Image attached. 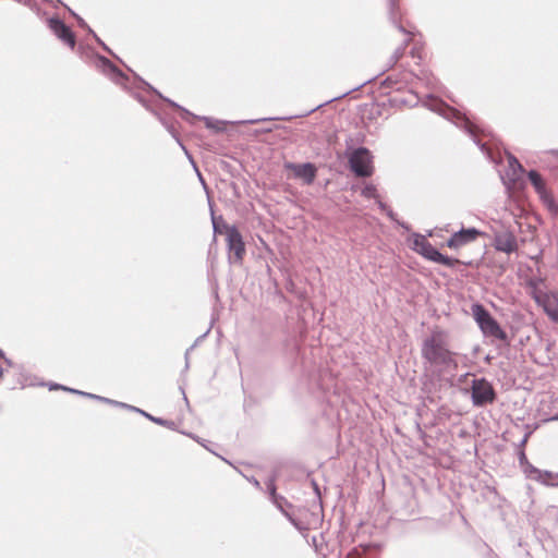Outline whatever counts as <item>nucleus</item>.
Instances as JSON below:
<instances>
[{"instance_id":"nucleus-1","label":"nucleus","mask_w":558,"mask_h":558,"mask_svg":"<svg viewBox=\"0 0 558 558\" xmlns=\"http://www.w3.org/2000/svg\"><path fill=\"white\" fill-rule=\"evenodd\" d=\"M448 331L434 327L421 344V356L426 369L422 377V392L429 403H435V393L439 392L445 380V374L458 371V352L450 349Z\"/></svg>"},{"instance_id":"nucleus-2","label":"nucleus","mask_w":558,"mask_h":558,"mask_svg":"<svg viewBox=\"0 0 558 558\" xmlns=\"http://www.w3.org/2000/svg\"><path fill=\"white\" fill-rule=\"evenodd\" d=\"M49 31L72 51H76L81 59L90 61L96 69L110 78L114 84L121 86L124 90L133 83L124 72L112 63L110 59L97 52L86 44L76 43L74 32L58 15L46 19Z\"/></svg>"},{"instance_id":"nucleus-3","label":"nucleus","mask_w":558,"mask_h":558,"mask_svg":"<svg viewBox=\"0 0 558 558\" xmlns=\"http://www.w3.org/2000/svg\"><path fill=\"white\" fill-rule=\"evenodd\" d=\"M422 106L439 114L446 120L452 122L457 128L461 129L465 134L470 136L478 149L485 156H488V150L485 143H483L476 136V132L485 133L484 125L470 111L465 109L460 110L453 108L446 104L442 99L437 98L433 93L427 94L426 99L422 101Z\"/></svg>"},{"instance_id":"nucleus-4","label":"nucleus","mask_w":558,"mask_h":558,"mask_svg":"<svg viewBox=\"0 0 558 558\" xmlns=\"http://www.w3.org/2000/svg\"><path fill=\"white\" fill-rule=\"evenodd\" d=\"M134 99H136L147 111L151 112L159 122L165 126L168 133L177 142V144L184 151L186 158L192 165L194 170H197V162L195 161L192 153L184 145L180 132L177 128L178 122L171 110L162 102H159L146 88L140 86L137 78L125 89Z\"/></svg>"},{"instance_id":"nucleus-5","label":"nucleus","mask_w":558,"mask_h":558,"mask_svg":"<svg viewBox=\"0 0 558 558\" xmlns=\"http://www.w3.org/2000/svg\"><path fill=\"white\" fill-rule=\"evenodd\" d=\"M137 82L140 86H143L155 97L159 102H162L166 107H168L171 112L174 114L175 111L180 112V117L182 120L193 124L194 121H203L205 123L206 129L213 131L214 133H226L228 123L227 121L219 120L213 117H206V116H197L186 109L185 107L181 106L180 104L175 102L174 100L170 99L169 97L165 96L161 92H159L156 87H154L150 83L145 81L142 76H137Z\"/></svg>"},{"instance_id":"nucleus-6","label":"nucleus","mask_w":558,"mask_h":558,"mask_svg":"<svg viewBox=\"0 0 558 558\" xmlns=\"http://www.w3.org/2000/svg\"><path fill=\"white\" fill-rule=\"evenodd\" d=\"M283 354L292 371L302 377H312L315 373V363L308 356L304 339L296 333H290L283 341Z\"/></svg>"},{"instance_id":"nucleus-7","label":"nucleus","mask_w":558,"mask_h":558,"mask_svg":"<svg viewBox=\"0 0 558 558\" xmlns=\"http://www.w3.org/2000/svg\"><path fill=\"white\" fill-rule=\"evenodd\" d=\"M345 146L351 171L359 177H371L375 170L372 151L365 146L354 147L351 137L345 140Z\"/></svg>"},{"instance_id":"nucleus-8","label":"nucleus","mask_w":558,"mask_h":558,"mask_svg":"<svg viewBox=\"0 0 558 558\" xmlns=\"http://www.w3.org/2000/svg\"><path fill=\"white\" fill-rule=\"evenodd\" d=\"M470 398L475 408H483L493 404L497 399V393L486 377H474L471 380Z\"/></svg>"},{"instance_id":"nucleus-9","label":"nucleus","mask_w":558,"mask_h":558,"mask_svg":"<svg viewBox=\"0 0 558 558\" xmlns=\"http://www.w3.org/2000/svg\"><path fill=\"white\" fill-rule=\"evenodd\" d=\"M227 258L231 266H242L246 255V242L239 228H233L225 236Z\"/></svg>"},{"instance_id":"nucleus-10","label":"nucleus","mask_w":558,"mask_h":558,"mask_svg":"<svg viewBox=\"0 0 558 558\" xmlns=\"http://www.w3.org/2000/svg\"><path fill=\"white\" fill-rule=\"evenodd\" d=\"M480 330L487 342L496 348L498 354L510 348L512 339L495 316Z\"/></svg>"},{"instance_id":"nucleus-11","label":"nucleus","mask_w":558,"mask_h":558,"mask_svg":"<svg viewBox=\"0 0 558 558\" xmlns=\"http://www.w3.org/2000/svg\"><path fill=\"white\" fill-rule=\"evenodd\" d=\"M283 170L289 173L290 178L302 181L305 185H312L318 173L317 166L312 161L293 162L284 161Z\"/></svg>"},{"instance_id":"nucleus-12","label":"nucleus","mask_w":558,"mask_h":558,"mask_svg":"<svg viewBox=\"0 0 558 558\" xmlns=\"http://www.w3.org/2000/svg\"><path fill=\"white\" fill-rule=\"evenodd\" d=\"M531 298L547 318L558 325V290H548L543 294L533 291Z\"/></svg>"},{"instance_id":"nucleus-13","label":"nucleus","mask_w":558,"mask_h":558,"mask_svg":"<svg viewBox=\"0 0 558 558\" xmlns=\"http://www.w3.org/2000/svg\"><path fill=\"white\" fill-rule=\"evenodd\" d=\"M486 233L475 227H461L460 230L454 231L445 242V245L450 250L458 251L477 240L478 236Z\"/></svg>"},{"instance_id":"nucleus-14","label":"nucleus","mask_w":558,"mask_h":558,"mask_svg":"<svg viewBox=\"0 0 558 558\" xmlns=\"http://www.w3.org/2000/svg\"><path fill=\"white\" fill-rule=\"evenodd\" d=\"M276 480V475H271L265 482L268 499L284 517L286 514H292L290 510L293 508V505L277 492Z\"/></svg>"},{"instance_id":"nucleus-15","label":"nucleus","mask_w":558,"mask_h":558,"mask_svg":"<svg viewBox=\"0 0 558 558\" xmlns=\"http://www.w3.org/2000/svg\"><path fill=\"white\" fill-rule=\"evenodd\" d=\"M357 87H355V89ZM353 90H354V88H353ZM351 92H352V89L351 90H347L343 94H341L339 96H335L333 98H331V99H329V100H327V101H325L323 104H319L316 107H314V108H312V109H310L307 111H304L302 113H299V114L282 116V117H266V118H258V119H247V120L236 121L235 123L247 125V124H257V123L267 122V121H291V120L296 119V118H305V117H308L314 111L318 110L319 108L328 105L331 101H335L337 99H340V98L344 97L345 95H348Z\"/></svg>"},{"instance_id":"nucleus-16","label":"nucleus","mask_w":558,"mask_h":558,"mask_svg":"<svg viewBox=\"0 0 558 558\" xmlns=\"http://www.w3.org/2000/svg\"><path fill=\"white\" fill-rule=\"evenodd\" d=\"M412 75V72L405 71L399 73H391L379 81L378 90L380 92L381 95L389 94L388 92H385V89L400 92L410 83V77Z\"/></svg>"},{"instance_id":"nucleus-17","label":"nucleus","mask_w":558,"mask_h":558,"mask_svg":"<svg viewBox=\"0 0 558 558\" xmlns=\"http://www.w3.org/2000/svg\"><path fill=\"white\" fill-rule=\"evenodd\" d=\"M507 168L504 173H500V180L505 187L509 189L511 184L515 183L523 177L525 169L518 158L510 153L507 156Z\"/></svg>"},{"instance_id":"nucleus-18","label":"nucleus","mask_w":558,"mask_h":558,"mask_svg":"<svg viewBox=\"0 0 558 558\" xmlns=\"http://www.w3.org/2000/svg\"><path fill=\"white\" fill-rule=\"evenodd\" d=\"M492 245L498 252L510 254L517 247V238L513 231L509 229L501 231L494 230Z\"/></svg>"},{"instance_id":"nucleus-19","label":"nucleus","mask_w":558,"mask_h":558,"mask_svg":"<svg viewBox=\"0 0 558 558\" xmlns=\"http://www.w3.org/2000/svg\"><path fill=\"white\" fill-rule=\"evenodd\" d=\"M210 220L213 226L214 241H216L217 235H225L230 232L233 228H239L236 225H230L226 221L222 215H216L215 213V203L208 198Z\"/></svg>"},{"instance_id":"nucleus-20","label":"nucleus","mask_w":558,"mask_h":558,"mask_svg":"<svg viewBox=\"0 0 558 558\" xmlns=\"http://www.w3.org/2000/svg\"><path fill=\"white\" fill-rule=\"evenodd\" d=\"M121 409H124V410H128L130 412H134V413H137L138 415H142L143 417H145L146 420L150 421L151 423L156 424V425H159V426H162V427H166L170 430H177L178 429V424L172 421V420H168V418H165V417H161V416H155L153 414H150L149 412L138 408V407H135V405H132V404H129V403H125L124 402V405H121Z\"/></svg>"},{"instance_id":"nucleus-21","label":"nucleus","mask_w":558,"mask_h":558,"mask_svg":"<svg viewBox=\"0 0 558 558\" xmlns=\"http://www.w3.org/2000/svg\"><path fill=\"white\" fill-rule=\"evenodd\" d=\"M388 19L391 24L402 34L409 35L408 29L402 24V10L400 0H387Z\"/></svg>"},{"instance_id":"nucleus-22","label":"nucleus","mask_w":558,"mask_h":558,"mask_svg":"<svg viewBox=\"0 0 558 558\" xmlns=\"http://www.w3.org/2000/svg\"><path fill=\"white\" fill-rule=\"evenodd\" d=\"M470 310L471 315L480 329L494 317L486 306L477 301L471 304Z\"/></svg>"},{"instance_id":"nucleus-23","label":"nucleus","mask_w":558,"mask_h":558,"mask_svg":"<svg viewBox=\"0 0 558 558\" xmlns=\"http://www.w3.org/2000/svg\"><path fill=\"white\" fill-rule=\"evenodd\" d=\"M37 387H48L50 391L62 390L72 395H76L83 398L89 399L90 392L83 391L76 388H72L56 381H45L44 379L37 378Z\"/></svg>"},{"instance_id":"nucleus-24","label":"nucleus","mask_w":558,"mask_h":558,"mask_svg":"<svg viewBox=\"0 0 558 558\" xmlns=\"http://www.w3.org/2000/svg\"><path fill=\"white\" fill-rule=\"evenodd\" d=\"M555 475H557V473L553 471L541 470L535 466L534 472H532L531 475H529V480H533L544 486L551 487L549 483H555Z\"/></svg>"},{"instance_id":"nucleus-25","label":"nucleus","mask_w":558,"mask_h":558,"mask_svg":"<svg viewBox=\"0 0 558 558\" xmlns=\"http://www.w3.org/2000/svg\"><path fill=\"white\" fill-rule=\"evenodd\" d=\"M94 39L95 41L97 43V45L104 50L106 51L108 54H110L113 59H116L117 61H119L121 64H123L128 71H130L132 73V77H130L126 73H124V75L132 82H134L136 80V75L140 76L137 73H135L130 66H128L125 64V62L97 35V34H94Z\"/></svg>"},{"instance_id":"nucleus-26","label":"nucleus","mask_w":558,"mask_h":558,"mask_svg":"<svg viewBox=\"0 0 558 558\" xmlns=\"http://www.w3.org/2000/svg\"><path fill=\"white\" fill-rule=\"evenodd\" d=\"M517 456H518L519 465H520L523 474L525 475L526 478H529V475H531V473L534 472L535 465H533L529 461L524 449H518Z\"/></svg>"},{"instance_id":"nucleus-27","label":"nucleus","mask_w":558,"mask_h":558,"mask_svg":"<svg viewBox=\"0 0 558 558\" xmlns=\"http://www.w3.org/2000/svg\"><path fill=\"white\" fill-rule=\"evenodd\" d=\"M440 253L441 252L435 245H433L429 241H427V242H425V246L422 247L421 256L423 258H425L426 260L436 264L439 258Z\"/></svg>"},{"instance_id":"nucleus-28","label":"nucleus","mask_w":558,"mask_h":558,"mask_svg":"<svg viewBox=\"0 0 558 558\" xmlns=\"http://www.w3.org/2000/svg\"><path fill=\"white\" fill-rule=\"evenodd\" d=\"M436 264L445 266V267H448V268H451V269L456 268L457 265H459V264H463L465 266H472V262L471 260H469V262H461L457 257L449 256V255L444 254V253H440L439 258H438Z\"/></svg>"},{"instance_id":"nucleus-29","label":"nucleus","mask_w":558,"mask_h":558,"mask_svg":"<svg viewBox=\"0 0 558 558\" xmlns=\"http://www.w3.org/2000/svg\"><path fill=\"white\" fill-rule=\"evenodd\" d=\"M384 214L398 228H400L407 232H409L411 230L410 223L405 222L404 220L399 219L398 214L391 207H389V209H387V211H385Z\"/></svg>"},{"instance_id":"nucleus-30","label":"nucleus","mask_w":558,"mask_h":558,"mask_svg":"<svg viewBox=\"0 0 558 558\" xmlns=\"http://www.w3.org/2000/svg\"><path fill=\"white\" fill-rule=\"evenodd\" d=\"M286 519L290 522V524L304 537H306L308 532V525L298 519L293 513L292 514H286Z\"/></svg>"},{"instance_id":"nucleus-31","label":"nucleus","mask_w":558,"mask_h":558,"mask_svg":"<svg viewBox=\"0 0 558 558\" xmlns=\"http://www.w3.org/2000/svg\"><path fill=\"white\" fill-rule=\"evenodd\" d=\"M404 52H405L404 47L397 48L395 50V52L392 53V56L390 57V62H389L388 68L384 69L378 75L374 76L373 78H369L368 82L376 81L380 75H383L386 71H388L390 68H392L398 62V60L403 57ZM365 83H367V81Z\"/></svg>"},{"instance_id":"nucleus-32","label":"nucleus","mask_w":558,"mask_h":558,"mask_svg":"<svg viewBox=\"0 0 558 558\" xmlns=\"http://www.w3.org/2000/svg\"><path fill=\"white\" fill-rule=\"evenodd\" d=\"M539 199L550 213L558 211V203L556 202L554 195L550 192H548L546 195H542Z\"/></svg>"},{"instance_id":"nucleus-33","label":"nucleus","mask_w":558,"mask_h":558,"mask_svg":"<svg viewBox=\"0 0 558 558\" xmlns=\"http://www.w3.org/2000/svg\"><path fill=\"white\" fill-rule=\"evenodd\" d=\"M526 175L534 190L539 189L545 183L539 172L535 169H531Z\"/></svg>"},{"instance_id":"nucleus-34","label":"nucleus","mask_w":558,"mask_h":558,"mask_svg":"<svg viewBox=\"0 0 558 558\" xmlns=\"http://www.w3.org/2000/svg\"><path fill=\"white\" fill-rule=\"evenodd\" d=\"M412 246L411 248L413 251H415L417 254L421 255V252H422V247L425 246V242H427L428 240H426L422 234L420 233H413L412 234Z\"/></svg>"},{"instance_id":"nucleus-35","label":"nucleus","mask_w":558,"mask_h":558,"mask_svg":"<svg viewBox=\"0 0 558 558\" xmlns=\"http://www.w3.org/2000/svg\"><path fill=\"white\" fill-rule=\"evenodd\" d=\"M387 104L392 108H401L404 106H410L409 100L401 96H389L387 99Z\"/></svg>"},{"instance_id":"nucleus-36","label":"nucleus","mask_w":558,"mask_h":558,"mask_svg":"<svg viewBox=\"0 0 558 558\" xmlns=\"http://www.w3.org/2000/svg\"><path fill=\"white\" fill-rule=\"evenodd\" d=\"M89 399L96 400V401H99V402H102V403H106V404H110L112 407L120 408V409H121V405H124V402H122V401H117V400H113V399H110V398H107V397H102V396H99V395H95V393H92V392H90Z\"/></svg>"},{"instance_id":"nucleus-37","label":"nucleus","mask_w":558,"mask_h":558,"mask_svg":"<svg viewBox=\"0 0 558 558\" xmlns=\"http://www.w3.org/2000/svg\"><path fill=\"white\" fill-rule=\"evenodd\" d=\"M62 7L69 12V14L75 19L78 27H88L87 22L77 14L74 10H72L68 4L63 3Z\"/></svg>"},{"instance_id":"nucleus-38","label":"nucleus","mask_w":558,"mask_h":558,"mask_svg":"<svg viewBox=\"0 0 558 558\" xmlns=\"http://www.w3.org/2000/svg\"><path fill=\"white\" fill-rule=\"evenodd\" d=\"M361 195L366 197V198H375L376 195H377L376 186L374 184H372V183L366 184L361 190Z\"/></svg>"},{"instance_id":"nucleus-39","label":"nucleus","mask_w":558,"mask_h":558,"mask_svg":"<svg viewBox=\"0 0 558 558\" xmlns=\"http://www.w3.org/2000/svg\"><path fill=\"white\" fill-rule=\"evenodd\" d=\"M310 484H311V486L313 488V493L315 495V502L317 501L318 507L322 508V490H320V486L318 485V483L314 478L310 480Z\"/></svg>"},{"instance_id":"nucleus-40","label":"nucleus","mask_w":558,"mask_h":558,"mask_svg":"<svg viewBox=\"0 0 558 558\" xmlns=\"http://www.w3.org/2000/svg\"><path fill=\"white\" fill-rule=\"evenodd\" d=\"M209 332H210V328H208L204 333L198 336L194 340V342L190 345V350H194L196 347H198L205 340V338L208 336Z\"/></svg>"},{"instance_id":"nucleus-41","label":"nucleus","mask_w":558,"mask_h":558,"mask_svg":"<svg viewBox=\"0 0 558 558\" xmlns=\"http://www.w3.org/2000/svg\"><path fill=\"white\" fill-rule=\"evenodd\" d=\"M220 168L225 171L230 173L232 177H234L236 169L228 161H221Z\"/></svg>"},{"instance_id":"nucleus-42","label":"nucleus","mask_w":558,"mask_h":558,"mask_svg":"<svg viewBox=\"0 0 558 558\" xmlns=\"http://www.w3.org/2000/svg\"><path fill=\"white\" fill-rule=\"evenodd\" d=\"M375 203L378 207V209L384 214L385 211H387V209H389V205H387L385 202H383L380 198H376L375 199Z\"/></svg>"},{"instance_id":"nucleus-43","label":"nucleus","mask_w":558,"mask_h":558,"mask_svg":"<svg viewBox=\"0 0 558 558\" xmlns=\"http://www.w3.org/2000/svg\"><path fill=\"white\" fill-rule=\"evenodd\" d=\"M543 281H544V280H543V278H541V277H534V278H532V279L530 280V286H531L532 288H534V289H535V288H536V287H538L541 283H543Z\"/></svg>"},{"instance_id":"nucleus-44","label":"nucleus","mask_w":558,"mask_h":558,"mask_svg":"<svg viewBox=\"0 0 558 558\" xmlns=\"http://www.w3.org/2000/svg\"><path fill=\"white\" fill-rule=\"evenodd\" d=\"M192 351L193 350H190V347L185 350V353H184V360H185L184 371H187L189 367H190L189 356H190Z\"/></svg>"},{"instance_id":"nucleus-45","label":"nucleus","mask_w":558,"mask_h":558,"mask_svg":"<svg viewBox=\"0 0 558 558\" xmlns=\"http://www.w3.org/2000/svg\"><path fill=\"white\" fill-rule=\"evenodd\" d=\"M535 192L538 194V196L541 197L542 195H546L549 191L548 189L546 187V184L544 183L543 185L539 186V189H535Z\"/></svg>"},{"instance_id":"nucleus-46","label":"nucleus","mask_w":558,"mask_h":558,"mask_svg":"<svg viewBox=\"0 0 558 558\" xmlns=\"http://www.w3.org/2000/svg\"><path fill=\"white\" fill-rule=\"evenodd\" d=\"M535 192L538 194V196L541 197L542 195H546L549 191L548 189L546 187V184L544 183L543 185L539 186V189H535Z\"/></svg>"},{"instance_id":"nucleus-47","label":"nucleus","mask_w":558,"mask_h":558,"mask_svg":"<svg viewBox=\"0 0 558 558\" xmlns=\"http://www.w3.org/2000/svg\"><path fill=\"white\" fill-rule=\"evenodd\" d=\"M529 437H530V433H525V434H524V436H523V438L521 439V441L518 444V447H519L520 449H524V446H525V444H526V441H527Z\"/></svg>"},{"instance_id":"nucleus-48","label":"nucleus","mask_w":558,"mask_h":558,"mask_svg":"<svg viewBox=\"0 0 558 558\" xmlns=\"http://www.w3.org/2000/svg\"><path fill=\"white\" fill-rule=\"evenodd\" d=\"M196 174H197V178H198V181L202 183V185L204 187H206V181L202 174V172L199 171V169L197 168V170H195Z\"/></svg>"},{"instance_id":"nucleus-49","label":"nucleus","mask_w":558,"mask_h":558,"mask_svg":"<svg viewBox=\"0 0 558 558\" xmlns=\"http://www.w3.org/2000/svg\"><path fill=\"white\" fill-rule=\"evenodd\" d=\"M256 488L258 489H262V486H260V483L259 481L255 477V476H252L250 480H248Z\"/></svg>"},{"instance_id":"nucleus-50","label":"nucleus","mask_w":558,"mask_h":558,"mask_svg":"<svg viewBox=\"0 0 558 558\" xmlns=\"http://www.w3.org/2000/svg\"><path fill=\"white\" fill-rule=\"evenodd\" d=\"M481 351H482L481 345L476 344V345H474V347H473V349H472V355H473V356H477V355L481 353Z\"/></svg>"},{"instance_id":"nucleus-51","label":"nucleus","mask_w":558,"mask_h":558,"mask_svg":"<svg viewBox=\"0 0 558 558\" xmlns=\"http://www.w3.org/2000/svg\"><path fill=\"white\" fill-rule=\"evenodd\" d=\"M470 375H471V373H469V372L460 375L458 378V383H464Z\"/></svg>"},{"instance_id":"nucleus-52","label":"nucleus","mask_w":558,"mask_h":558,"mask_svg":"<svg viewBox=\"0 0 558 558\" xmlns=\"http://www.w3.org/2000/svg\"><path fill=\"white\" fill-rule=\"evenodd\" d=\"M190 437H192L193 439H195L198 444H201L202 446L206 447L205 444L203 442L204 440L201 439L198 436L194 435V434H187Z\"/></svg>"},{"instance_id":"nucleus-53","label":"nucleus","mask_w":558,"mask_h":558,"mask_svg":"<svg viewBox=\"0 0 558 558\" xmlns=\"http://www.w3.org/2000/svg\"><path fill=\"white\" fill-rule=\"evenodd\" d=\"M88 35H90L94 38L95 31L88 25V27H82Z\"/></svg>"},{"instance_id":"nucleus-54","label":"nucleus","mask_w":558,"mask_h":558,"mask_svg":"<svg viewBox=\"0 0 558 558\" xmlns=\"http://www.w3.org/2000/svg\"><path fill=\"white\" fill-rule=\"evenodd\" d=\"M493 360H494V356H493V355H490V354H487V355H485V357H484V362H485L486 364H488V365H490V364H492Z\"/></svg>"},{"instance_id":"nucleus-55","label":"nucleus","mask_w":558,"mask_h":558,"mask_svg":"<svg viewBox=\"0 0 558 558\" xmlns=\"http://www.w3.org/2000/svg\"><path fill=\"white\" fill-rule=\"evenodd\" d=\"M442 383L449 385L450 387H452L454 385L452 378L451 377L448 378L446 376H445V380H442Z\"/></svg>"},{"instance_id":"nucleus-56","label":"nucleus","mask_w":558,"mask_h":558,"mask_svg":"<svg viewBox=\"0 0 558 558\" xmlns=\"http://www.w3.org/2000/svg\"><path fill=\"white\" fill-rule=\"evenodd\" d=\"M19 1L25 3L26 5H29L31 8H33V0H19Z\"/></svg>"},{"instance_id":"nucleus-57","label":"nucleus","mask_w":558,"mask_h":558,"mask_svg":"<svg viewBox=\"0 0 558 558\" xmlns=\"http://www.w3.org/2000/svg\"><path fill=\"white\" fill-rule=\"evenodd\" d=\"M551 487H558V473L555 475V483H549Z\"/></svg>"},{"instance_id":"nucleus-58","label":"nucleus","mask_w":558,"mask_h":558,"mask_svg":"<svg viewBox=\"0 0 558 558\" xmlns=\"http://www.w3.org/2000/svg\"><path fill=\"white\" fill-rule=\"evenodd\" d=\"M180 390L182 391L183 399L185 400V402H186V403H189V401H187V397H186V395H185V392H184V389H183L182 387H180Z\"/></svg>"},{"instance_id":"nucleus-59","label":"nucleus","mask_w":558,"mask_h":558,"mask_svg":"<svg viewBox=\"0 0 558 558\" xmlns=\"http://www.w3.org/2000/svg\"><path fill=\"white\" fill-rule=\"evenodd\" d=\"M271 131H272V128H267V129H263L260 132L267 133V132H271Z\"/></svg>"},{"instance_id":"nucleus-60","label":"nucleus","mask_w":558,"mask_h":558,"mask_svg":"<svg viewBox=\"0 0 558 558\" xmlns=\"http://www.w3.org/2000/svg\"><path fill=\"white\" fill-rule=\"evenodd\" d=\"M411 54H412V57H416V48H413V49L411 50Z\"/></svg>"},{"instance_id":"nucleus-61","label":"nucleus","mask_w":558,"mask_h":558,"mask_svg":"<svg viewBox=\"0 0 558 558\" xmlns=\"http://www.w3.org/2000/svg\"><path fill=\"white\" fill-rule=\"evenodd\" d=\"M551 153L558 156V149H553Z\"/></svg>"},{"instance_id":"nucleus-62","label":"nucleus","mask_w":558,"mask_h":558,"mask_svg":"<svg viewBox=\"0 0 558 558\" xmlns=\"http://www.w3.org/2000/svg\"><path fill=\"white\" fill-rule=\"evenodd\" d=\"M447 97L449 98V100L454 101L450 95H447Z\"/></svg>"},{"instance_id":"nucleus-63","label":"nucleus","mask_w":558,"mask_h":558,"mask_svg":"<svg viewBox=\"0 0 558 558\" xmlns=\"http://www.w3.org/2000/svg\"><path fill=\"white\" fill-rule=\"evenodd\" d=\"M2 356V351L0 350V357Z\"/></svg>"}]
</instances>
